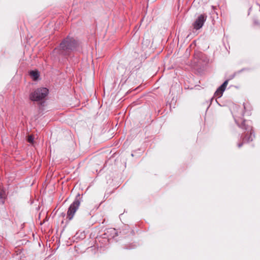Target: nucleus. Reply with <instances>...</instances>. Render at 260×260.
Masks as SVG:
<instances>
[{"label": "nucleus", "instance_id": "7ed1b4c3", "mask_svg": "<svg viewBox=\"0 0 260 260\" xmlns=\"http://www.w3.org/2000/svg\"><path fill=\"white\" fill-rule=\"evenodd\" d=\"M48 89L42 87L37 88L29 95V99L32 101H40L44 99L48 94Z\"/></svg>", "mask_w": 260, "mask_h": 260}, {"label": "nucleus", "instance_id": "423d86ee", "mask_svg": "<svg viewBox=\"0 0 260 260\" xmlns=\"http://www.w3.org/2000/svg\"><path fill=\"white\" fill-rule=\"evenodd\" d=\"M207 16L206 14L200 15L192 24L193 28L198 30L202 28L207 19Z\"/></svg>", "mask_w": 260, "mask_h": 260}, {"label": "nucleus", "instance_id": "4468645a", "mask_svg": "<svg viewBox=\"0 0 260 260\" xmlns=\"http://www.w3.org/2000/svg\"><path fill=\"white\" fill-rule=\"evenodd\" d=\"M257 4L260 7V0H255Z\"/></svg>", "mask_w": 260, "mask_h": 260}, {"label": "nucleus", "instance_id": "f257e3e1", "mask_svg": "<svg viewBox=\"0 0 260 260\" xmlns=\"http://www.w3.org/2000/svg\"><path fill=\"white\" fill-rule=\"evenodd\" d=\"M242 111L236 109L233 113L235 121L238 126L243 131L237 145L238 148H241L245 143L252 142L255 137L254 130L251 122L242 118Z\"/></svg>", "mask_w": 260, "mask_h": 260}, {"label": "nucleus", "instance_id": "f03ea898", "mask_svg": "<svg viewBox=\"0 0 260 260\" xmlns=\"http://www.w3.org/2000/svg\"><path fill=\"white\" fill-rule=\"evenodd\" d=\"M77 45V41L74 38L68 36L60 44L59 47L60 50L68 53L75 49Z\"/></svg>", "mask_w": 260, "mask_h": 260}, {"label": "nucleus", "instance_id": "39448f33", "mask_svg": "<svg viewBox=\"0 0 260 260\" xmlns=\"http://www.w3.org/2000/svg\"><path fill=\"white\" fill-rule=\"evenodd\" d=\"M236 109H241L242 111V118H243L244 116H250L253 110L252 106L248 102L243 103L242 107L236 106L233 108L232 113H234Z\"/></svg>", "mask_w": 260, "mask_h": 260}, {"label": "nucleus", "instance_id": "9b49d317", "mask_svg": "<svg viewBox=\"0 0 260 260\" xmlns=\"http://www.w3.org/2000/svg\"><path fill=\"white\" fill-rule=\"evenodd\" d=\"M30 76L34 80H37L39 78L40 74L38 71H31L29 72Z\"/></svg>", "mask_w": 260, "mask_h": 260}, {"label": "nucleus", "instance_id": "9d476101", "mask_svg": "<svg viewBox=\"0 0 260 260\" xmlns=\"http://www.w3.org/2000/svg\"><path fill=\"white\" fill-rule=\"evenodd\" d=\"M7 196L5 191L0 188V203L4 204Z\"/></svg>", "mask_w": 260, "mask_h": 260}, {"label": "nucleus", "instance_id": "0eeeda50", "mask_svg": "<svg viewBox=\"0 0 260 260\" xmlns=\"http://www.w3.org/2000/svg\"><path fill=\"white\" fill-rule=\"evenodd\" d=\"M119 233L120 236L123 238L134 234L133 231L126 225L122 226L120 229Z\"/></svg>", "mask_w": 260, "mask_h": 260}, {"label": "nucleus", "instance_id": "1a4fd4ad", "mask_svg": "<svg viewBox=\"0 0 260 260\" xmlns=\"http://www.w3.org/2000/svg\"><path fill=\"white\" fill-rule=\"evenodd\" d=\"M106 234H108L111 238H115L119 235L118 234V232L116 229L113 228H110L108 229Z\"/></svg>", "mask_w": 260, "mask_h": 260}, {"label": "nucleus", "instance_id": "f8f14e48", "mask_svg": "<svg viewBox=\"0 0 260 260\" xmlns=\"http://www.w3.org/2000/svg\"><path fill=\"white\" fill-rule=\"evenodd\" d=\"M136 247V245L134 244V243H132L131 244L129 245H127V244H126L125 245V248L126 249H131V248H134Z\"/></svg>", "mask_w": 260, "mask_h": 260}, {"label": "nucleus", "instance_id": "ddd939ff", "mask_svg": "<svg viewBox=\"0 0 260 260\" xmlns=\"http://www.w3.org/2000/svg\"><path fill=\"white\" fill-rule=\"evenodd\" d=\"M27 141L29 142V143H33V141H34V137H32V136H31V135H29L28 136V138H27Z\"/></svg>", "mask_w": 260, "mask_h": 260}, {"label": "nucleus", "instance_id": "6e6552de", "mask_svg": "<svg viewBox=\"0 0 260 260\" xmlns=\"http://www.w3.org/2000/svg\"><path fill=\"white\" fill-rule=\"evenodd\" d=\"M229 80H225L223 84L220 86L215 92V95L218 98L221 97L222 95L223 92L224 91L226 87L228 84Z\"/></svg>", "mask_w": 260, "mask_h": 260}, {"label": "nucleus", "instance_id": "20e7f679", "mask_svg": "<svg viewBox=\"0 0 260 260\" xmlns=\"http://www.w3.org/2000/svg\"><path fill=\"white\" fill-rule=\"evenodd\" d=\"M80 194L75 198L74 202L70 205L67 211V218L71 220L73 219L75 213L79 208L80 205V201L79 200Z\"/></svg>", "mask_w": 260, "mask_h": 260}]
</instances>
